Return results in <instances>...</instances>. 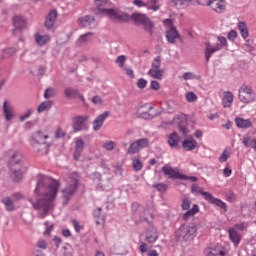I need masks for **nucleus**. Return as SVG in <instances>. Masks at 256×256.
Listing matches in <instances>:
<instances>
[{
    "label": "nucleus",
    "instance_id": "f257e3e1",
    "mask_svg": "<svg viewBox=\"0 0 256 256\" xmlns=\"http://www.w3.org/2000/svg\"><path fill=\"white\" fill-rule=\"evenodd\" d=\"M59 181L47 176H38V182L35 189L37 196L36 202L30 200L35 211H38L40 219H45L51 209L55 207L57 193H59Z\"/></svg>",
    "mask_w": 256,
    "mask_h": 256
},
{
    "label": "nucleus",
    "instance_id": "f03ea898",
    "mask_svg": "<svg viewBox=\"0 0 256 256\" xmlns=\"http://www.w3.org/2000/svg\"><path fill=\"white\" fill-rule=\"evenodd\" d=\"M10 178L16 183L23 179V174L27 173V163L23 158V154L17 151H10Z\"/></svg>",
    "mask_w": 256,
    "mask_h": 256
},
{
    "label": "nucleus",
    "instance_id": "7ed1b4c3",
    "mask_svg": "<svg viewBox=\"0 0 256 256\" xmlns=\"http://www.w3.org/2000/svg\"><path fill=\"white\" fill-rule=\"evenodd\" d=\"M96 9L100 11L106 17H109L111 21L119 22V21H128L129 15L119 11L118 9L108 8L111 7V2L109 0H94Z\"/></svg>",
    "mask_w": 256,
    "mask_h": 256
},
{
    "label": "nucleus",
    "instance_id": "20e7f679",
    "mask_svg": "<svg viewBox=\"0 0 256 256\" xmlns=\"http://www.w3.org/2000/svg\"><path fill=\"white\" fill-rule=\"evenodd\" d=\"M79 179V174L76 172L70 174L65 179V187L62 190V198L65 205H67L69 201L73 199L75 193H77V189H79Z\"/></svg>",
    "mask_w": 256,
    "mask_h": 256
},
{
    "label": "nucleus",
    "instance_id": "39448f33",
    "mask_svg": "<svg viewBox=\"0 0 256 256\" xmlns=\"http://www.w3.org/2000/svg\"><path fill=\"white\" fill-rule=\"evenodd\" d=\"M175 237L180 243L193 241L197 237V225L195 223L181 225L175 232Z\"/></svg>",
    "mask_w": 256,
    "mask_h": 256
},
{
    "label": "nucleus",
    "instance_id": "423d86ee",
    "mask_svg": "<svg viewBox=\"0 0 256 256\" xmlns=\"http://www.w3.org/2000/svg\"><path fill=\"white\" fill-rule=\"evenodd\" d=\"M218 41L221 44H211L210 42H205V59L207 62H209V59H211V56L214 53H217V51H221L223 47L227 46V38L223 36H218Z\"/></svg>",
    "mask_w": 256,
    "mask_h": 256
},
{
    "label": "nucleus",
    "instance_id": "0eeeda50",
    "mask_svg": "<svg viewBox=\"0 0 256 256\" xmlns=\"http://www.w3.org/2000/svg\"><path fill=\"white\" fill-rule=\"evenodd\" d=\"M241 103L249 104L256 100L255 90L246 84H243L238 92Z\"/></svg>",
    "mask_w": 256,
    "mask_h": 256
},
{
    "label": "nucleus",
    "instance_id": "6e6552de",
    "mask_svg": "<svg viewBox=\"0 0 256 256\" xmlns=\"http://www.w3.org/2000/svg\"><path fill=\"white\" fill-rule=\"evenodd\" d=\"M163 24L166 27V39L168 43L175 45V43H177V39H180L181 37V35H179V31H177L175 26H173V21H171V19L164 20Z\"/></svg>",
    "mask_w": 256,
    "mask_h": 256
},
{
    "label": "nucleus",
    "instance_id": "1a4fd4ad",
    "mask_svg": "<svg viewBox=\"0 0 256 256\" xmlns=\"http://www.w3.org/2000/svg\"><path fill=\"white\" fill-rule=\"evenodd\" d=\"M181 208L183 209V211H186L183 215L184 221H189L191 217H195V215L199 213V205L194 204L191 208V200H189V198L187 197L183 198Z\"/></svg>",
    "mask_w": 256,
    "mask_h": 256
},
{
    "label": "nucleus",
    "instance_id": "9d476101",
    "mask_svg": "<svg viewBox=\"0 0 256 256\" xmlns=\"http://www.w3.org/2000/svg\"><path fill=\"white\" fill-rule=\"evenodd\" d=\"M87 121H89V115H81V116L74 117L72 119V129L74 133H79L81 131H88L89 124H87Z\"/></svg>",
    "mask_w": 256,
    "mask_h": 256
},
{
    "label": "nucleus",
    "instance_id": "9b49d317",
    "mask_svg": "<svg viewBox=\"0 0 256 256\" xmlns=\"http://www.w3.org/2000/svg\"><path fill=\"white\" fill-rule=\"evenodd\" d=\"M132 19L137 23V25H143L145 31L153 33V22H151L145 14L134 13L132 14Z\"/></svg>",
    "mask_w": 256,
    "mask_h": 256
},
{
    "label": "nucleus",
    "instance_id": "f8f14e48",
    "mask_svg": "<svg viewBox=\"0 0 256 256\" xmlns=\"http://www.w3.org/2000/svg\"><path fill=\"white\" fill-rule=\"evenodd\" d=\"M147 147H149V139L141 138L130 144L128 153L129 155H135V153H139L141 149H147Z\"/></svg>",
    "mask_w": 256,
    "mask_h": 256
},
{
    "label": "nucleus",
    "instance_id": "ddd939ff",
    "mask_svg": "<svg viewBox=\"0 0 256 256\" xmlns=\"http://www.w3.org/2000/svg\"><path fill=\"white\" fill-rule=\"evenodd\" d=\"M204 199L205 201H208V203L216 205V207L222 209L224 213H227V204L223 202L221 199L213 197L211 193H204Z\"/></svg>",
    "mask_w": 256,
    "mask_h": 256
},
{
    "label": "nucleus",
    "instance_id": "4468645a",
    "mask_svg": "<svg viewBox=\"0 0 256 256\" xmlns=\"http://www.w3.org/2000/svg\"><path fill=\"white\" fill-rule=\"evenodd\" d=\"M162 171L164 174L168 175L170 179H182L187 180V176L179 173L176 169L171 166H163Z\"/></svg>",
    "mask_w": 256,
    "mask_h": 256
},
{
    "label": "nucleus",
    "instance_id": "2eb2a0df",
    "mask_svg": "<svg viewBox=\"0 0 256 256\" xmlns=\"http://www.w3.org/2000/svg\"><path fill=\"white\" fill-rule=\"evenodd\" d=\"M47 139H49V135L43 133L41 130L36 131L32 135L31 146L37 149V147H39V143H45V140Z\"/></svg>",
    "mask_w": 256,
    "mask_h": 256
},
{
    "label": "nucleus",
    "instance_id": "dca6fc26",
    "mask_svg": "<svg viewBox=\"0 0 256 256\" xmlns=\"http://www.w3.org/2000/svg\"><path fill=\"white\" fill-rule=\"evenodd\" d=\"M207 5L216 13H223V11L226 9L225 0H208Z\"/></svg>",
    "mask_w": 256,
    "mask_h": 256
},
{
    "label": "nucleus",
    "instance_id": "f3484780",
    "mask_svg": "<svg viewBox=\"0 0 256 256\" xmlns=\"http://www.w3.org/2000/svg\"><path fill=\"white\" fill-rule=\"evenodd\" d=\"M109 115H110L109 112H104L103 114H100L99 116H97L92 123L93 131H99L103 127V123H105V121L107 120V117H109Z\"/></svg>",
    "mask_w": 256,
    "mask_h": 256
},
{
    "label": "nucleus",
    "instance_id": "a211bd4d",
    "mask_svg": "<svg viewBox=\"0 0 256 256\" xmlns=\"http://www.w3.org/2000/svg\"><path fill=\"white\" fill-rule=\"evenodd\" d=\"M234 122L238 129H251V127H253V121H251V119L236 117Z\"/></svg>",
    "mask_w": 256,
    "mask_h": 256
},
{
    "label": "nucleus",
    "instance_id": "6ab92c4d",
    "mask_svg": "<svg viewBox=\"0 0 256 256\" xmlns=\"http://www.w3.org/2000/svg\"><path fill=\"white\" fill-rule=\"evenodd\" d=\"M85 149V141L81 138L75 139V152H74V159L75 161L79 160V157H81V153H83V150Z\"/></svg>",
    "mask_w": 256,
    "mask_h": 256
},
{
    "label": "nucleus",
    "instance_id": "aec40b11",
    "mask_svg": "<svg viewBox=\"0 0 256 256\" xmlns=\"http://www.w3.org/2000/svg\"><path fill=\"white\" fill-rule=\"evenodd\" d=\"M186 122L187 116H185V114H179L174 118V123H177L180 131H182L184 135L187 134V128L185 127V125H183Z\"/></svg>",
    "mask_w": 256,
    "mask_h": 256
},
{
    "label": "nucleus",
    "instance_id": "412c9836",
    "mask_svg": "<svg viewBox=\"0 0 256 256\" xmlns=\"http://www.w3.org/2000/svg\"><path fill=\"white\" fill-rule=\"evenodd\" d=\"M51 145L47 142H38L37 148L32 147L34 153H38V155H47L49 153V147Z\"/></svg>",
    "mask_w": 256,
    "mask_h": 256
},
{
    "label": "nucleus",
    "instance_id": "4be33fe9",
    "mask_svg": "<svg viewBox=\"0 0 256 256\" xmlns=\"http://www.w3.org/2000/svg\"><path fill=\"white\" fill-rule=\"evenodd\" d=\"M152 109L153 106L149 104H144L138 109L137 115L138 117H142V119H149V117H151V115H149V111H151Z\"/></svg>",
    "mask_w": 256,
    "mask_h": 256
},
{
    "label": "nucleus",
    "instance_id": "5701e85b",
    "mask_svg": "<svg viewBox=\"0 0 256 256\" xmlns=\"http://www.w3.org/2000/svg\"><path fill=\"white\" fill-rule=\"evenodd\" d=\"M230 241L234 243L235 247L241 243V234L237 232L235 228H229L228 230Z\"/></svg>",
    "mask_w": 256,
    "mask_h": 256
},
{
    "label": "nucleus",
    "instance_id": "b1692460",
    "mask_svg": "<svg viewBox=\"0 0 256 256\" xmlns=\"http://www.w3.org/2000/svg\"><path fill=\"white\" fill-rule=\"evenodd\" d=\"M66 97H68V99H75L77 97H79V99H81L83 101V103H85V97H83V95H81V93H79L77 90L73 89V88H66L64 91Z\"/></svg>",
    "mask_w": 256,
    "mask_h": 256
},
{
    "label": "nucleus",
    "instance_id": "393cba45",
    "mask_svg": "<svg viewBox=\"0 0 256 256\" xmlns=\"http://www.w3.org/2000/svg\"><path fill=\"white\" fill-rule=\"evenodd\" d=\"M3 109L6 121H12L13 117H15L13 107L8 102H4Z\"/></svg>",
    "mask_w": 256,
    "mask_h": 256
},
{
    "label": "nucleus",
    "instance_id": "a878e982",
    "mask_svg": "<svg viewBox=\"0 0 256 256\" xmlns=\"http://www.w3.org/2000/svg\"><path fill=\"white\" fill-rule=\"evenodd\" d=\"M55 21H57V11L52 10L46 18L45 27L51 29L55 25Z\"/></svg>",
    "mask_w": 256,
    "mask_h": 256
},
{
    "label": "nucleus",
    "instance_id": "bb28decb",
    "mask_svg": "<svg viewBox=\"0 0 256 256\" xmlns=\"http://www.w3.org/2000/svg\"><path fill=\"white\" fill-rule=\"evenodd\" d=\"M168 145L172 149H177L179 147V135L176 132L168 136Z\"/></svg>",
    "mask_w": 256,
    "mask_h": 256
},
{
    "label": "nucleus",
    "instance_id": "cd10ccee",
    "mask_svg": "<svg viewBox=\"0 0 256 256\" xmlns=\"http://www.w3.org/2000/svg\"><path fill=\"white\" fill-rule=\"evenodd\" d=\"M233 99L234 96L231 92H224L223 98H222V105L224 108L231 107L233 105Z\"/></svg>",
    "mask_w": 256,
    "mask_h": 256
},
{
    "label": "nucleus",
    "instance_id": "c85d7f7f",
    "mask_svg": "<svg viewBox=\"0 0 256 256\" xmlns=\"http://www.w3.org/2000/svg\"><path fill=\"white\" fill-rule=\"evenodd\" d=\"M35 41H36L37 45H40V47H43V45H47V43H49V41H51V36L50 35H41V34L37 33L35 35Z\"/></svg>",
    "mask_w": 256,
    "mask_h": 256
},
{
    "label": "nucleus",
    "instance_id": "c756f323",
    "mask_svg": "<svg viewBox=\"0 0 256 256\" xmlns=\"http://www.w3.org/2000/svg\"><path fill=\"white\" fill-rule=\"evenodd\" d=\"M163 69L161 68H151L148 71V75H150V77H152L153 79H158L159 81H161L163 79Z\"/></svg>",
    "mask_w": 256,
    "mask_h": 256
},
{
    "label": "nucleus",
    "instance_id": "7c9ffc66",
    "mask_svg": "<svg viewBox=\"0 0 256 256\" xmlns=\"http://www.w3.org/2000/svg\"><path fill=\"white\" fill-rule=\"evenodd\" d=\"M159 239V234L157 233V229L152 228L146 233V241L148 243H155Z\"/></svg>",
    "mask_w": 256,
    "mask_h": 256
},
{
    "label": "nucleus",
    "instance_id": "2f4dec72",
    "mask_svg": "<svg viewBox=\"0 0 256 256\" xmlns=\"http://www.w3.org/2000/svg\"><path fill=\"white\" fill-rule=\"evenodd\" d=\"M13 21L16 29H25V27H27V20H25L23 16H15Z\"/></svg>",
    "mask_w": 256,
    "mask_h": 256
},
{
    "label": "nucleus",
    "instance_id": "473e14b6",
    "mask_svg": "<svg viewBox=\"0 0 256 256\" xmlns=\"http://www.w3.org/2000/svg\"><path fill=\"white\" fill-rule=\"evenodd\" d=\"M227 252L225 251V248L221 246H216L215 248H212L207 256H226Z\"/></svg>",
    "mask_w": 256,
    "mask_h": 256
},
{
    "label": "nucleus",
    "instance_id": "72a5a7b5",
    "mask_svg": "<svg viewBox=\"0 0 256 256\" xmlns=\"http://www.w3.org/2000/svg\"><path fill=\"white\" fill-rule=\"evenodd\" d=\"M238 30L240 31L242 39L249 38V28L247 27V23L239 22L238 23Z\"/></svg>",
    "mask_w": 256,
    "mask_h": 256
},
{
    "label": "nucleus",
    "instance_id": "f704fd0d",
    "mask_svg": "<svg viewBox=\"0 0 256 256\" xmlns=\"http://www.w3.org/2000/svg\"><path fill=\"white\" fill-rule=\"evenodd\" d=\"M133 209H138V211H144V215L141 217V221H148L149 217L150 219H153V215L149 213V210H143V207L139 206L138 203H134L132 205Z\"/></svg>",
    "mask_w": 256,
    "mask_h": 256
},
{
    "label": "nucleus",
    "instance_id": "c9c22d12",
    "mask_svg": "<svg viewBox=\"0 0 256 256\" xmlns=\"http://www.w3.org/2000/svg\"><path fill=\"white\" fill-rule=\"evenodd\" d=\"M182 147L185 151H193L197 147V141L195 140H184Z\"/></svg>",
    "mask_w": 256,
    "mask_h": 256
},
{
    "label": "nucleus",
    "instance_id": "e433bc0d",
    "mask_svg": "<svg viewBox=\"0 0 256 256\" xmlns=\"http://www.w3.org/2000/svg\"><path fill=\"white\" fill-rule=\"evenodd\" d=\"M78 21L81 27H89V25H91V23L95 21V17L85 16V17L79 18Z\"/></svg>",
    "mask_w": 256,
    "mask_h": 256
},
{
    "label": "nucleus",
    "instance_id": "4c0bfd02",
    "mask_svg": "<svg viewBox=\"0 0 256 256\" xmlns=\"http://www.w3.org/2000/svg\"><path fill=\"white\" fill-rule=\"evenodd\" d=\"M50 107H53V102L52 101L42 102L38 106L37 111H38V113H43L44 111H49Z\"/></svg>",
    "mask_w": 256,
    "mask_h": 256
},
{
    "label": "nucleus",
    "instance_id": "58836bf2",
    "mask_svg": "<svg viewBox=\"0 0 256 256\" xmlns=\"http://www.w3.org/2000/svg\"><path fill=\"white\" fill-rule=\"evenodd\" d=\"M146 7H148V9L152 11H159V7H161V5L157 0H148L146 3Z\"/></svg>",
    "mask_w": 256,
    "mask_h": 256
},
{
    "label": "nucleus",
    "instance_id": "ea45409f",
    "mask_svg": "<svg viewBox=\"0 0 256 256\" xmlns=\"http://www.w3.org/2000/svg\"><path fill=\"white\" fill-rule=\"evenodd\" d=\"M132 167L134 171H141V169H143V163L141 162V159H139V157H134L132 159Z\"/></svg>",
    "mask_w": 256,
    "mask_h": 256
},
{
    "label": "nucleus",
    "instance_id": "a19ab883",
    "mask_svg": "<svg viewBox=\"0 0 256 256\" xmlns=\"http://www.w3.org/2000/svg\"><path fill=\"white\" fill-rule=\"evenodd\" d=\"M3 203L7 211H13V209H15V206L13 205V200L9 197L4 198Z\"/></svg>",
    "mask_w": 256,
    "mask_h": 256
},
{
    "label": "nucleus",
    "instance_id": "79ce46f5",
    "mask_svg": "<svg viewBox=\"0 0 256 256\" xmlns=\"http://www.w3.org/2000/svg\"><path fill=\"white\" fill-rule=\"evenodd\" d=\"M193 1L195 0H172V3H174L176 7H185L189 5V3H193Z\"/></svg>",
    "mask_w": 256,
    "mask_h": 256
},
{
    "label": "nucleus",
    "instance_id": "37998d69",
    "mask_svg": "<svg viewBox=\"0 0 256 256\" xmlns=\"http://www.w3.org/2000/svg\"><path fill=\"white\" fill-rule=\"evenodd\" d=\"M229 157H231V152L229 150L225 149L221 156L218 158L219 163H225Z\"/></svg>",
    "mask_w": 256,
    "mask_h": 256
},
{
    "label": "nucleus",
    "instance_id": "c03bdc74",
    "mask_svg": "<svg viewBox=\"0 0 256 256\" xmlns=\"http://www.w3.org/2000/svg\"><path fill=\"white\" fill-rule=\"evenodd\" d=\"M92 39H93V33L89 32L80 36L79 43H88V41H91Z\"/></svg>",
    "mask_w": 256,
    "mask_h": 256
},
{
    "label": "nucleus",
    "instance_id": "a18cd8bd",
    "mask_svg": "<svg viewBox=\"0 0 256 256\" xmlns=\"http://www.w3.org/2000/svg\"><path fill=\"white\" fill-rule=\"evenodd\" d=\"M184 81H193V79H199V76L194 74L193 72H185L183 74Z\"/></svg>",
    "mask_w": 256,
    "mask_h": 256
},
{
    "label": "nucleus",
    "instance_id": "49530a36",
    "mask_svg": "<svg viewBox=\"0 0 256 256\" xmlns=\"http://www.w3.org/2000/svg\"><path fill=\"white\" fill-rule=\"evenodd\" d=\"M55 95H57L55 88H48L44 93L45 99H51V97H55Z\"/></svg>",
    "mask_w": 256,
    "mask_h": 256
},
{
    "label": "nucleus",
    "instance_id": "de8ad7c7",
    "mask_svg": "<svg viewBox=\"0 0 256 256\" xmlns=\"http://www.w3.org/2000/svg\"><path fill=\"white\" fill-rule=\"evenodd\" d=\"M247 227H249V224H247L246 222H241V223H237L234 225V227H232V229H235L237 231H245V229H247Z\"/></svg>",
    "mask_w": 256,
    "mask_h": 256
},
{
    "label": "nucleus",
    "instance_id": "09e8293b",
    "mask_svg": "<svg viewBox=\"0 0 256 256\" xmlns=\"http://www.w3.org/2000/svg\"><path fill=\"white\" fill-rule=\"evenodd\" d=\"M198 97L194 92H188L186 94V100L188 101V103H195V101H197Z\"/></svg>",
    "mask_w": 256,
    "mask_h": 256
},
{
    "label": "nucleus",
    "instance_id": "8fccbe9b",
    "mask_svg": "<svg viewBox=\"0 0 256 256\" xmlns=\"http://www.w3.org/2000/svg\"><path fill=\"white\" fill-rule=\"evenodd\" d=\"M103 147L106 151H113L115 149V142L108 140L104 143Z\"/></svg>",
    "mask_w": 256,
    "mask_h": 256
},
{
    "label": "nucleus",
    "instance_id": "3c124183",
    "mask_svg": "<svg viewBox=\"0 0 256 256\" xmlns=\"http://www.w3.org/2000/svg\"><path fill=\"white\" fill-rule=\"evenodd\" d=\"M125 61H127V56L120 55L116 58V63H118L119 67H125Z\"/></svg>",
    "mask_w": 256,
    "mask_h": 256
},
{
    "label": "nucleus",
    "instance_id": "603ef678",
    "mask_svg": "<svg viewBox=\"0 0 256 256\" xmlns=\"http://www.w3.org/2000/svg\"><path fill=\"white\" fill-rule=\"evenodd\" d=\"M152 69H161V56L154 58V61L152 62Z\"/></svg>",
    "mask_w": 256,
    "mask_h": 256
},
{
    "label": "nucleus",
    "instance_id": "864d4df0",
    "mask_svg": "<svg viewBox=\"0 0 256 256\" xmlns=\"http://www.w3.org/2000/svg\"><path fill=\"white\" fill-rule=\"evenodd\" d=\"M191 191H192V193H199L200 195H203L204 197H205L204 193H209V192L203 191V189H201L199 186H197L195 184L191 187Z\"/></svg>",
    "mask_w": 256,
    "mask_h": 256
},
{
    "label": "nucleus",
    "instance_id": "5fc2aeb1",
    "mask_svg": "<svg viewBox=\"0 0 256 256\" xmlns=\"http://www.w3.org/2000/svg\"><path fill=\"white\" fill-rule=\"evenodd\" d=\"M147 80L145 78H140L137 81V87L138 89H145L147 87Z\"/></svg>",
    "mask_w": 256,
    "mask_h": 256
},
{
    "label": "nucleus",
    "instance_id": "6e6d98bb",
    "mask_svg": "<svg viewBox=\"0 0 256 256\" xmlns=\"http://www.w3.org/2000/svg\"><path fill=\"white\" fill-rule=\"evenodd\" d=\"M17 53V49L15 48H8L4 50V57H13Z\"/></svg>",
    "mask_w": 256,
    "mask_h": 256
},
{
    "label": "nucleus",
    "instance_id": "4d7b16f0",
    "mask_svg": "<svg viewBox=\"0 0 256 256\" xmlns=\"http://www.w3.org/2000/svg\"><path fill=\"white\" fill-rule=\"evenodd\" d=\"M72 225L76 231V233H80L83 229V225H80L79 221L77 220H72Z\"/></svg>",
    "mask_w": 256,
    "mask_h": 256
},
{
    "label": "nucleus",
    "instance_id": "13d9d810",
    "mask_svg": "<svg viewBox=\"0 0 256 256\" xmlns=\"http://www.w3.org/2000/svg\"><path fill=\"white\" fill-rule=\"evenodd\" d=\"M229 41H235V39H237V37H239V34L237 33V31L235 30H231L228 35H227Z\"/></svg>",
    "mask_w": 256,
    "mask_h": 256
},
{
    "label": "nucleus",
    "instance_id": "bf43d9fd",
    "mask_svg": "<svg viewBox=\"0 0 256 256\" xmlns=\"http://www.w3.org/2000/svg\"><path fill=\"white\" fill-rule=\"evenodd\" d=\"M150 88L154 91H159V89H161V84H159L157 80H152L150 83Z\"/></svg>",
    "mask_w": 256,
    "mask_h": 256
},
{
    "label": "nucleus",
    "instance_id": "052dcab7",
    "mask_svg": "<svg viewBox=\"0 0 256 256\" xmlns=\"http://www.w3.org/2000/svg\"><path fill=\"white\" fill-rule=\"evenodd\" d=\"M46 230L44 231V235H51L53 231V224H49V222H45Z\"/></svg>",
    "mask_w": 256,
    "mask_h": 256
},
{
    "label": "nucleus",
    "instance_id": "680f3d73",
    "mask_svg": "<svg viewBox=\"0 0 256 256\" xmlns=\"http://www.w3.org/2000/svg\"><path fill=\"white\" fill-rule=\"evenodd\" d=\"M31 115H33V110H28L24 115H22L20 117V121H25V120L29 119V117H31Z\"/></svg>",
    "mask_w": 256,
    "mask_h": 256
},
{
    "label": "nucleus",
    "instance_id": "e2e57ef3",
    "mask_svg": "<svg viewBox=\"0 0 256 256\" xmlns=\"http://www.w3.org/2000/svg\"><path fill=\"white\" fill-rule=\"evenodd\" d=\"M65 135H67V133L65 132V130L59 128L57 131H56V137L58 139H61L63 137H65Z\"/></svg>",
    "mask_w": 256,
    "mask_h": 256
},
{
    "label": "nucleus",
    "instance_id": "0e129e2a",
    "mask_svg": "<svg viewBox=\"0 0 256 256\" xmlns=\"http://www.w3.org/2000/svg\"><path fill=\"white\" fill-rule=\"evenodd\" d=\"M154 187L158 191H167V185H165L163 183L156 184V185H154Z\"/></svg>",
    "mask_w": 256,
    "mask_h": 256
},
{
    "label": "nucleus",
    "instance_id": "69168bd1",
    "mask_svg": "<svg viewBox=\"0 0 256 256\" xmlns=\"http://www.w3.org/2000/svg\"><path fill=\"white\" fill-rule=\"evenodd\" d=\"M133 5H136V7H147V3L142 0H134Z\"/></svg>",
    "mask_w": 256,
    "mask_h": 256
},
{
    "label": "nucleus",
    "instance_id": "338daca9",
    "mask_svg": "<svg viewBox=\"0 0 256 256\" xmlns=\"http://www.w3.org/2000/svg\"><path fill=\"white\" fill-rule=\"evenodd\" d=\"M92 103H94V105H101V103H103V100H101V97L99 96H94L92 98Z\"/></svg>",
    "mask_w": 256,
    "mask_h": 256
},
{
    "label": "nucleus",
    "instance_id": "774afa93",
    "mask_svg": "<svg viewBox=\"0 0 256 256\" xmlns=\"http://www.w3.org/2000/svg\"><path fill=\"white\" fill-rule=\"evenodd\" d=\"M233 173V171L231 170V168H225L223 170V175L224 177H231V174Z\"/></svg>",
    "mask_w": 256,
    "mask_h": 256
}]
</instances>
